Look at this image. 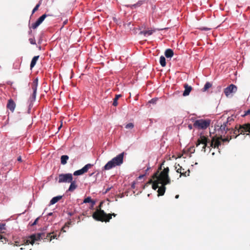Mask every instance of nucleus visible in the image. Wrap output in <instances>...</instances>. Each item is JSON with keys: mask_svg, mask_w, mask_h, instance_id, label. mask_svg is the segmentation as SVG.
Segmentation results:
<instances>
[{"mask_svg": "<svg viewBox=\"0 0 250 250\" xmlns=\"http://www.w3.org/2000/svg\"><path fill=\"white\" fill-rule=\"evenodd\" d=\"M169 171V168L167 167L164 168L160 173L158 170L152 176L153 179H156L152 187L154 190L158 188L157 191L158 196H162L165 194L166 189V186L170 183L171 180L168 175Z\"/></svg>", "mask_w": 250, "mask_h": 250, "instance_id": "nucleus-1", "label": "nucleus"}, {"mask_svg": "<svg viewBox=\"0 0 250 250\" xmlns=\"http://www.w3.org/2000/svg\"><path fill=\"white\" fill-rule=\"evenodd\" d=\"M245 124L239 125L238 127L236 126L235 129L229 128V130H228V133L223 135V138H222V135L220 137H213L211 141L209 143V146L208 147L218 148L219 146L221 144V142H229L232 138H236L240 134L244 135L247 132L250 133V129H249V130L246 129L244 130L243 129V127H245L244 126Z\"/></svg>", "mask_w": 250, "mask_h": 250, "instance_id": "nucleus-2", "label": "nucleus"}, {"mask_svg": "<svg viewBox=\"0 0 250 250\" xmlns=\"http://www.w3.org/2000/svg\"><path fill=\"white\" fill-rule=\"evenodd\" d=\"M102 203L101 202L99 205L100 209H97L92 214L93 218L101 222H107L110 221V220L112 218V216L115 217L117 215L116 214L113 213H108L106 214L104 210H102L101 209V207L102 206Z\"/></svg>", "mask_w": 250, "mask_h": 250, "instance_id": "nucleus-3", "label": "nucleus"}, {"mask_svg": "<svg viewBox=\"0 0 250 250\" xmlns=\"http://www.w3.org/2000/svg\"><path fill=\"white\" fill-rule=\"evenodd\" d=\"M54 233V231L48 233L45 237L44 233H39L37 234H34L28 237L26 240H24L23 242L26 245L31 244L33 245L35 241L40 240L42 239H47L49 241V238L51 236V234Z\"/></svg>", "mask_w": 250, "mask_h": 250, "instance_id": "nucleus-4", "label": "nucleus"}, {"mask_svg": "<svg viewBox=\"0 0 250 250\" xmlns=\"http://www.w3.org/2000/svg\"><path fill=\"white\" fill-rule=\"evenodd\" d=\"M124 155L125 153L122 152L112 159L104 166V169L106 170H109L116 166L121 165L124 162Z\"/></svg>", "mask_w": 250, "mask_h": 250, "instance_id": "nucleus-5", "label": "nucleus"}, {"mask_svg": "<svg viewBox=\"0 0 250 250\" xmlns=\"http://www.w3.org/2000/svg\"><path fill=\"white\" fill-rule=\"evenodd\" d=\"M210 123L209 120L199 119L194 122L193 126L199 129H205L209 126Z\"/></svg>", "mask_w": 250, "mask_h": 250, "instance_id": "nucleus-6", "label": "nucleus"}, {"mask_svg": "<svg viewBox=\"0 0 250 250\" xmlns=\"http://www.w3.org/2000/svg\"><path fill=\"white\" fill-rule=\"evenodd\" d=\"M73 180V176L71 173L60 174L59 175L58 182L70 183Z\"/></svg>", "mask_w": 250, "mask_h": 250, "instance_id": "nucleus-7", "label": "nucleus"}, {"mask_svg": "<svg viewBox=\"0 0 250 250\" xmlns=\"http://www.w3.org/2000/svg\"><path fill=\"white\" fill-rule=\"evenodd\" d=\"M208 141L209 140L207 137L205 136H201L197 141L196 146H198L200 144H203V146L202 147V151L206 152V147L207 146L208 143H209Z\"/></svg>", "mask_w": 250, "mask_h": 250, "instance_id": "nucleus-8", "label": "nucleus"}, {"mask_svg": "<svg viewBox=\"0 0 250 250\" xmlns=\"http://www.w3.org/2000/svg\"><path fill=\"white\" fill-rule=\"evenodd\" d=\"M237 90V86L233 84H231L225 88L224 92L227 97H229L231 94L235 93Z\"/></svg>", "mask_w": 250, "mask_h": 250, "instance_id": "nucleus-9", "label": "nucleus"}, {"mask_svg": "<svg viewBox=\"0 0 250 250\" xmlns=\"http://www.w3.org/2000/svg\"><path fill=\"white\" fill-rule=\"evenodd\" d=\"M38 84V79H35L32 83V89L33 90V94L30 97L31 102L34 101L36 99L37 89Z\"/></svg>", "mask_w": 250, "mask_h": 250, "instance_id": "nucleus-10", "label": "nucleus"}, {"mask_svg": "<svg viewBox=\"0 0 250 250\" xmlns=\"http://www.w3.org/2000/svg\"><path fill=\"white\" fill-rule=\"evenodd\" d=\"M93 166V165L90 164H88L86 165L84 167H83L82 169L75 171L73 175L75 176H78L82 175L87 172L88 170L90 168Z\"/></svg>", "mask_w": 250, "mask_h": 250, "instance_id": "nucleus-11", "label": "nucleus"}, {"mask_svg": "<svg viewBox=\"0 0 250 250\" xmlns=\"http://www.w3.org/2000/svg\"><path fill=\"white\" fill-rule=\"evenodd\" d=\"M46 17V14L42 15L37 20V21L35 23L32 24L31 28L34 29L37 28L42 22Z\"/></svg>", "mask_w": 250, "mask_h": 250, "instance_id": "nucleus-12", "label": "nucleus"}, {"mask_svg": "<svg viewBox=\"0 0 250 250\" xmlns=\"http://www.w3.org/2000/svg\"><path fill=\"white\" fill-rule=\"evenodd\" d=\"M16 107V104L12 99H9L7 104V108L13 112Z\"/></svg>", "mask_w": 250, "mask_h": 250, "instance_id": "nucleus-13", "label": "nucleus"}, {"mask_svg": "<svg viewBox=\"0 0 250 250\" xmlns=\"http://www.w3.org/2000/svg\"><path fill=\"white\" fill-rule=\"evenodd\" d=\"M184 87L185 88V90L183 92V95L184 96H188L190 91L192 90V87L191 86H189L188 84L185 83L184 85Z\"/></svg>", "mask_w": 250, "mask_h": 250, "instance_id": "nucleus-14", "label": "nucleus"}, {"mask_svg": "<svg viewBox=\"0 0 250 250\" xmlns=\"http://www.w3.org/2000/svg\"><path fill=\"white\" fill-rule=\"evenodd\" d=\"M229 129V126L228 125V122L224 123L223 125H221L220 127V129L222 132V134H224V131H225V134H226L228 133V130Z\"/></svg>", "mask_w": 250, "mask_h": 250, "instance_id": "nucleus-15", "label": "nucleus"}, {"mask_svg": "<svg viewBox=\"0 0 250 250\" xmlns=\"http://www.w3.org/2000/svg\"><path fill=\"white\" fill-rule=\"evenodd\" d=\"M70 183V185L69 187L68 190L69 191L72 192L77 188L78 185L77 184L76 182L75 181H73V180Z\"/></svg>", "mask_w": 250, "mask_h": 250, "instance_id": "nucleus-16", "label": "nucleus"}, {"mask_svg": "<svg viewBox=\"0 0 250 250\" xmlns=\"http://www.w3.org/2000/svg\"><path fill=\"white\" fill-rule=\"evenodd\" d=\"M173 54V51L171 49H167L165 52V55L167 58H171Z\"/></svg>", "mask_w": 250, "mask_h": 250, "instance_id": "nucleus-17", "label": "nucleus"}, {"mask_svg": "<svg viewBox=\"0 0 250 250\" xmlns=\"http://www.w3.org/2000/svg\"><path fill=\"white\" fill-rule=\"evenodd\" d=\"M39 58V56H34L32 58L31 63H30V68L31 69H32V68H33L35 66Z\"/></svg>", "mask_w": 250, "mask_h": 250, "instance_id": "nucleus-18", "label": "nucleus"}, {"mask_svg": "<svg viewBox=\"0 0 250 250\" xmlns=\"http://www.w3.org/2000/svg\"><path fill=\"white\" fill-rule=\"evenodd\" d=\"M154 31L155 30H144L141 31L139 34L140 35H144V36H150L152 35Z\"/></svg>", "mask_w": 250, "mask_h": 250, "instance_id": "nucleus-19", "label": "nucleus"}, {"mask_svg": "<svg viewBox=\"0 0 250 250\" xmlns=\"http://www.w3.org/2000/svg\"><path fill=\"white\" fill-rule=\"evenodd\" d=\"M62 198V196H57L53 197L50 202V205H53L58 202Z\"/></svg>", "mask_w": 250, "mask_h": 250, "instance_id": "nucleus-20", "label": "nucleus"}, {"mask_svg": "<svg viewBox=\"0 0 250 250\" xmlns=\"http://www.w3.org/2000/svg\"><path fill=\"white\" fill-rule=\"evenodd\" d=\"M69 157L67 155H62L61 157V164L63 165H65Z\"/></svg>", "mask_w": 250, "mask_h": 250, "instance_id": "nucleus-21", "label": "nucleus"}, {"mask_svg": "<svg viewBox=\"0 0 250 250\" xmlns=\"http://www.w3.org/2000/svg\"><path fill=\"white\" fill-rule=\"evenodd\" d=\"M212 86V83L210 82H207L202 89V91H206Z\"/></svg>", "mask_w": 250, "mask_h": 250, "instance_id": "nucleus-22", "label": "nucleus"}, {"mask_svg": "<svg viewBox=\"0 0 250 250\" xmlns=\"http://www.w3.org/2000/svg\"><path fill=\"white\" fill-rule=\"evenodd\" d=\"M160 63L163 67H165L166 65V59L164 56H161L160 57Z\"/></svg>", "mask_w": 250, "mask_h": 250, "instance_id": "nucleus-23", "label": "nucleus"}, {"mask_svg": "<svg viewBox=\"0 0 250 250\" xmlns=\"http://www.w3.org/2000/svg\"><path fill=\"white\" fill-rule=\"evenodd\" d=\"M121 97V95H116L114 99H113V105L116 106L118 105V100L120 97Z\"/></svg>", "mask_w": 250, "mask_h": 250, "instance_id": "nucleus-24", "label": "nucleus"}, {"mask_svg": "<svg viewBox=\"0 0 250 250\" xmlns=\"http://www.w3.org/2000/svg\"><path fill=\"white\" fill-rule=\"evenodd\" d=\"M83 203H92V206H93L95 204V202L94 201H93L90 197H88L86 198H85L83 200Z\"/></svg>", "mask_w": 250, "mask_h": 250, "instance_id": "nucleus-25", "label": "nucleus"}, {"mask_svg": "<svg viewBox=\"0 0 250 250\" xmlns=\"http://www.w3.org/2000/svg\"><path fill=\"white\" fill-rule=\"evenodd\" d=\"M8 239L2 235H0V245L6 244Z\"/></svg>", "mask_w": 250, "mask_h": 250, "instance_id": "nucleus-26", "label": "nucleus"}, {"mask_svg": "<svg viewBox=\"0 0 250 250\" xmlns=\"http://www.w3.org/2000/svg\"><path fill=\"white\" fill-rule=\"evenodd\" d=\"M71 222H68L66 223L64 225V226L62 228L61 231L65 232H66V230H65V229L66 228H68L69 227V225H71Z\"/></svg>", "mask_w": 250, "mask_h": 250, "instance_id": "nucleus-27", "label": "nucleus"}, {"mask_svg": "<svg viewBox=\"0 0 250 250\" xmlns=\"http://www.w3.org/2000/svg\"><path fill=\"white\" fill-rule=\"evenodd\" d=\"M177 166L179 167L178 168H177V166H175V169H176V171H177V173H179L181 174V173L183 172V171H184V169L181 166H180L179 164H178Z\"/></svg>", "mask_w": 250, "mask_h": 250, "instance_id": "nucleus-28", "label": "nucleus"}, {"mask_svg": "<svg viewBox=\"0 0 250 250\" xmlns=\"http://www.w3.org/2000/svg\"><path fill=\"white\" fill-rule=\"evenodd\" d=\"M61 232H60L59 235H57V234L55 233V232H54V233L51 234V236L49 238V241H51L53 239H57V238L60 236Z\"/></svg>", "mask_w": 250, "mask_h": 250, "instance_id": "nucleus-29", "label": "nucleus"}, {"mask_svg": "<svg viewBox=\"0 0 250 250\" xmlns=\"http://www.w3.org/2000/svg\"><path fill=\"white\" fill-rule=\"evenodd\" d=\"M41 4V1H40L39 3L35 6V7L34 8V9L32 10V14H33L36 11H37L39 7L40 6Z\"/></svg>", "mask_w": 250, "mask_h": 250, "instance_id": "nucleus-30", "label": "nucleus"}, {"mask_svg": "<svg viewBox=\"0 0 250 250\" xmlns=\"http://www.w3.org/2000/svg\"><path fill=\"white\" fill-rule=\"evenodd\" d=\"M189 173H190V170H189V169H188L187 171H183V172L181 173L180 177L182 176H183L185 177L189 176Z\"/></svg>", "mask_w": 250, "mask_h": 250, "instance_id": "nucleus-31", "label": "nucleus"}, {"mask_svg": "<svg viewBox=\"0 0 250 250\" xmlns=\"http://www.w3.org/2000/svg\"><path fill=\"white\" fill-rule=\"evenodd\" d=\"M133 127H134V125H133V124H132L131 123H128L125 125V128L126 129H129V128L131 129V128H133Z\"/></svg>", "mask_w": 250, "mask_h": 250, "instance_id": "nucleus-32", "label": "nucleus"}, {"mask_svg": "<svg viewBox=\"0 0 250 250\" xmlns=\"http://www.w3.org/2000/svg\"><path fill=\"white\" fill-rule=\"evenodd\" d=\"M29 41L31 44H33V45L36 44V41H35V39L34 38H29Z\"/></svg>", "mask_w": 250, "mask_h": 250, "instance_id": "nucleus-33", "label": "nucleus"}, {"mask_svg": "<svg viewBox=\"0 0 250 250\" xmlns=\"http://www.w3.org/2000/svg\"><path fill=\"white\" fill-rule=\"evenodd\" d=\"M245 127H243L244 130L250 129V123H247L244 125Z\"/></svg>", "mask_w": 250, "mask_h": 250, "instance_id": "nucleus-34", "label": "nucleus"}, {"mask_svg": "<svg viewBox=\"0 0 250 250\" xmlns=\"http://www.w3.org/2000/svg\"><path fill=\"white\" fill-rule=\"evenodd\" d=\"M247 115H250V108L248 109L245 112V114L243 115V116H245Z\"/></svg>", "mask_w": 250, "mask_h": 250, "instance_id": "nucleus-35", "label": "nucleus"}, {"mask_svg": "<svg viewBox=\"0 0 250 250\" xmlns=\"http://www.w3.org/2000/svg\"><path fill=\"white\" fill-rule=\"evenodd\" d=\"M39 219V217L35 219V220L34 221V222H33V223L31 225L32 226H33L36 225L37 224V223H38V222Z\"/></svg>", "mask_w": 250, "mask_h": 250, "instance_id": "nucleus-36", "label": "nucleus"}, {"mask_svg": "<svg viewBox=\"0 0 250 250\" xmlns=\"http://www.w3.org/2000/svg\"><path fill=\"white\" fill-rule=\"evenodd\" d=\"M21 244H20V242L18 241H15L14 243V246H20Z\"/></svg>", "mask_w": 250, "mask_h": 250, "instance_id": "nucleus-37", "label": "nucleus"}, {"mask_svg": "<svg viewBox=\"0 0 250 250\" xmlns=\"http://www.w3.org/2000/svg\"><path fill=\"white\" fill-rule=\"evenodd\" d=\"M143 3V1H139L137 4L133 5V6L136 7V6H140Z\"/></svg>", "mask_w": 250, "mask_h": 250, "instance_id": "nucleus-38", "label": "nucleus"}, {"mask_svg": "<svg viewBox=\"0 0 250 250\" xmlns=\"http://www.w3.org/2000/svg\"><path fill=\"white\" fill-rule=\"evenodd\" d=\"M156 179H153V178L152 177V179H150L148 182V183L149 184H152V185L153 184L154 182H155V180H156Z\"/></svg>", "mask_w": 250, "mask_h": 250, "instance_id": "nucleus-39", "label": "nucleus"}, {"mask_svg": "<svg viewBox=\"0 0 250 250\" xmlns=\"http://www.w3.org/2000/svg\"><path fill=\"white\" fill-rule=\"evenodd\" d=\"M4 226H5V224H0V230L4 229H5Z\"/></svg>", "mask_w": 250, "mask_h": 250, "instance_id": "nucleus-40", "label": "nucleus"}, {"mask_svg": "<svg viewBox=\"0 0 250 250\" xmlns=\"http://www.w3.org/2000/svg\"><path fill=\"white\" fill-rule=\"evenodd\" d=\"M156 101V100L152 99L151 100V101L149 102L150 103L154 104Z\"/></svg>", "mask_w": 250, "mask_h": 250, "instance_id": "nucleus-41", "label": "nucleus"}, {"mask_svg": "<svg viewBox=\"0 0 250 250\" xmlns=\"http://www.w3.org/2000/svg\"><path fill=\"white\" fill-rule=\"evenodd\" d=\"M231 120H232V118H230V117H229L228 119H227V121L226 122H228V125H229V122L231 121Z\"/></svg>", "mask_w": 250, "mask_h": 250, "instance_id": "nucleus-42", "label": "nucleus"}, {"mask_svg": "<svg viewBox=\"0 0 250 250\" xmlns=\"http://www.w3.org/2000/svg\"><path fill=\"white\" fill-rule=\"evenodd\" d=\"M111 189V188H108L106 189L105 191L104 192V193H107Z\"/></svg>", "mask_w": 250, "mask_h": 250, "instance_id": "nucleus-43", "label": "nucleus"}, {"mask_svg": "<svg viewBox=\"0 0 250 250\" xmlns=\"http://www.w3.org/2000/svg\"><path fill=\"white\" fill-rule=\"evenodd\" d=\"M17 160L19 161V162H21L22 161V160H21V156H19L18 157V159H17Z\"/></svg>", "mask_w": 250, "mask_h": 250, "instance_id": "nucleus-44", "label": "nucleus"}, {"mask_svg": "<svg viewBox=\"0 0 250 250\" xmlns=\"http://www.w3.org/2000/svg\"><path fill=\"white\" fill-rule=\"evenodd\" d=\"M188 127L189 129H192V125L191 124L188 125Z\"/></svg>", "mask_w": 250, "mask_h": 250, "instance_id": "nucleus-45", "label": "nucleus"}, {"mask_svg": "<svg viewBox=\"0 0 250 250\" xmlns=\"http://www.w3.org/2000/svg\"><path fill=\"white\" fill-rule=\"evenodd\" d=\"M67 22H68L67 20H65V21H63V25H65V24H67Z\"/></svg>", "mask_w": 250, "mask_h": 250, "instance_id": "nucleus-46", "label": "nucleus"}, {"mask_svg": "<svg viewBox=\"0 0 250 250\" xmlns=\"http://www.w3.org/2000/svg\"><path fill=\"white\" fill-rule=\"evenodd\" d=\"M144 176V175H142L139 176V179H142Z\"/></svg>", "mask_w": 250, "mask_h": 250, "instance_id": "nucleus-47", "label": "nucleus"}, {"mask_svg": "<svg viewBox=\"0 0 250 250\" xmlns=\"http://www.w3.org/2000/svg\"><path fill=\"white\" fill-rule=\"evenodd\" d=\"M52 214H53V213H52V212H50V213H49L48 214V216H51V215H52Z\"/></svg>", "mask_w": 250, "mask_h": 250, "instance_id": "nucleus-48", "label": "nucleus"}, {"mask_svg": "<svg viewBox=\"0 0 250 250\" xmlns=\"http://www.w3.org/2000/svg\"><path fill=\"white\" fill-rule=\"evenodd\" d=\"M179 195H176L175 196V198H176V199H178V198H179Z\"/></svg>", "mask_w": 250, "mask_h": 250, "instance_id": "nucleus-49", "label": "nucleus"}, {"mask_svg": "<svg viewBox=\"0 0 250 250\" xmlns=\"http://www.w3.org/2000/svg\"><path fill=\"white\" fill-rule=\"evenodd\" d=\"M38 48H39V49L40 50H41V49H42V47H41V46H38Z\"/></svg>", "mask_w": 250, "mask_h": 250, "instance_id": "nucleus-50", "label": "nucleus"}, {"mask_svg": "<svg viewBox=\"0 0 250 250\" xmlns=\"http://www.w3.org/2000/svg\"><path fill=\"white\" fill-rule=\"evenodd\" d=\"M203 29L205 30H208L209 29L208 28H204Z\"/></svg>", "mask_w": 250, "mask_h": 250, "instance_id": "nucleus-51", "label": "nucleus"}, {"mask_svg": "<svg viewBox=\"0 0 250 250\" xmlns=\"http://www.w3.org/2000/svg\"><path fill=\"white\" fill-rule=\"evenodd\" d=\"M162 165H163V164H161V165L160 166V167L159 168L160 169H162Z\"/></svg>", "mask_w": 250, "mask_h": 250, "instance_id": "nucleus-52", "label": "nucleus"}, {"mask_svg": "<svg viewBox=\"0 0 250 250\" xmlns=\"http://www.w3.org/2000/svg\"><path fill=\"white\" fill-rule=\"evenodd\" d=\"M11 169V167L8 169V170H10Z\"/></svg>", "mask_w": 250, "mask_h": 250, "instance_id": "nucleus-53", "label": "nucleus"}, {"mask_svg": "<svg viewBox=\"0 0 250 250\" xmlns=\"http://www.w3.org/2000/svg\"><path fill=\"white\" fill-rule=\"evenodd\" d=\"M20 249H21V250H23V248H21Z\"/></svg>", "mask_w": 250, "mask_h": 250, "instance_id": "nucleus-54", "label": "nucleus"}, {"mask_svg": "<svg viewBox=\"0 0 250 250\" xmlns=\"http://www.w3.org/2000/svg\"><path fill=\"white\" fill-rule=\"evenodd\" d=\"M44 230L46 229V227L45 229H43Z\"/></svg>", "mask_w": 250, "mask_h": 250, "instance_id": "nucleus-55", "label": "nucleus"}]
</instances>
